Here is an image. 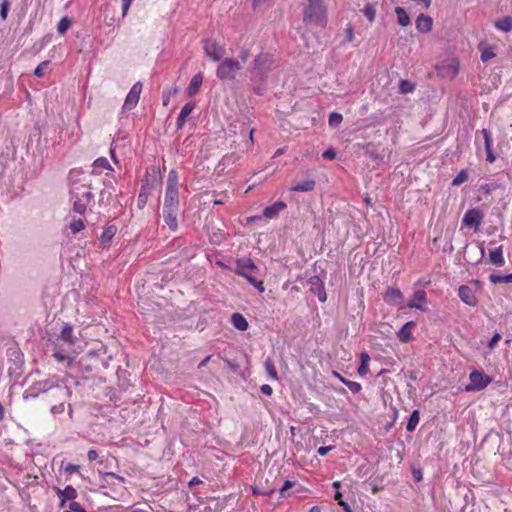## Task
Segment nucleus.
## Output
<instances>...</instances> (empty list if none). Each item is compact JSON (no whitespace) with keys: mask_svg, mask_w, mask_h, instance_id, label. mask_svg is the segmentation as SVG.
<instances>
[{"mask_svg":"<svg viewBox=\"0 0 512 512\" xmlns=\"http://www.w3.org/2000/svg\"><path fill=\"white\" fill-rule=\"evenodd\" d=\"M419 421H420V413L418 410H414L411 414H410V417L408 419V422H407V425H406V429L408 432H413L417 425L419 424Z\"/></svg>","mask_w":512,"mask_h":512,"instance_id":"7c9ffc66","label":"nucleus"},{"mask_svg":"<svg viewBox=\"0 0 512 512\" xmlns=\"http://www.w3.org/2000/svg\"><path fill=\"white\" fill-rule=\"evenodd\" d=\"M294 486H295V482L290 481V480H286L284 482L283 486L279 490L280 496L282 498H285V497L289 496V494L287 492H288L289 489H291Z\"/></svg>","mask_w":512,"mask_h":512,"instance_id":"de8ad7c7","label":"nucleus"},{"mask_svg":"<svg viewBox=\"0 0 512 512\" xmlns=\"http://www.w3.org/2000/svg\"><path fill=\"white\" fill-rule=\"evenodd\" d=\"M395 13L397 15V21L401 26L406 27L410 24V16L408 15L404 8L396 7Z\"/></svg>","mask_w":512,"mask_h":512,"instance_id":"c85d7f7f","label":"nucleus"},{"mask_svg":"<svg viewBox=\"0 0 512 512\" xmlns=\"http://www.w3.org/2000/svg\"><path fill=\"white\" fill-rule=\"evenodd\" d=\"M55 490L59 497L61 507H64L68 500H74L77 497V491L71 485L66 486L64 489L55 488Z\"/></svg>","mask_w":512,"mask_h":512,"instance_id":"dca6fc26","label":"nucleus"},{"mask_svg":"<svg viewBox=\"0 0 512 512\" xmlns=\"http://www.w3.org/2000/svg\"><path fill=\"white\" fill-rule=\"evenodd\" d=\"M87 458L90 462L97 460L98 452L95 449H89L87 452Z\"/></svg>","mask_w":512,"mask_h":512,"instance_id":"680f3d73","label":"nucleus"},{"mask_svg":"<svg viewBox=\"0 0 512 512\" xmlns=\"http://www.w3.org/2000/svg\"><path fill=\"white\" fill-rule=\"evenodd\" d=\"M258 268L250 258H240L236 261V274L244 277L248 282L249 279H254V274Z\"/></svg>","mask_w":512,"mask_h":512,"instance_id":"9b49d317","label":"nucleus"},{"mask_svg":"<svg viewBox=\"0 0 512 512\" xmlns=\"http://www.w3.org/2000/svg\"><path fill=\"white\" fill-rule=\"evenodd\" d=\"M384 299L387 303H395L403 299V294L398 288L388 287Z\"/></svg>","mask_w":512,"mask_h":512,"instance_id":"b1692460","label":"nucleus"},{"mask_svg":"<svg viewBox=\"0 0 512 512\" xmlns=\"http://www.w3.org/2000/svg\"><path fill=\"white\" fill-rule=\"evenodd\" d=\"M249 283L253 285L260 293L265 291V287L262 281H258L256 278L249 279Z\"/></svg>","mask_w":512,"mask_h":512,"instance_id":"6e6d98bb","label":"nucleus"},{"mask_svg":"<svg viewBox=\"0 0 512 512\" xmlns=\"http://www.w3.org/2000/svg\"><path fill=\"white\" fill-rule=\"evenodd\" d=\"M360 359H361V364L358 367V374L360 376H365L369 371L368 364L370 361V356L367 352H362L360 355Z\"/></svg>","mask_w":512,"mask_h":512,"instance_id":"2f4dec72","label":"nucleus"},{"mask_svg":"<svg viewBox=\"0 0 512 512\" xmlns=\"http://www.w3.org/2000/svg\"><path fill=\"white\" fill-rule=\"evenodd\" d=\"M61 402L58 404V405H54L51 407V413L53 415H58V414H62L65 410V406H64V401L65 400H60Z\"/></svg>","mask_w":512,"mask_h":512,"instance_id":"603ef678","label":"nucleus"},{"mask_svg":"<svg viewBox=\"0 0 512 512\" xmlns=\"http://www.w3.org/2000/svg\"><path fill=\"white\" fill-rule=\"evenodd\" d=\"M265 369H266V372H267L268 376L271 379H273V380H277L278 379L277 371H276L274 363H273V361L271 359H267L265 361Z\"/></svg>","mask_w":512,"mask_h":512,"instance_id":"a19ab883","label":"nucleus"},{"mask_svg":"<svg viewBox=\"0 0 512 512\" xmlns=\"http://www.w3.org/2000/svg\"><path fill=\"white\" fill-rule=\"evenodd\" d=\"M416 327V322L408 321L397 332V337L401 343H408L412 339V331Z\"/></svg>","mask_w":512,"mask_h":512,"instance_id":"a211bd4d","label":"nucleus"},{"mask_svg":"<svg viewBox=\"0 0 512 512\" xmlns=\"http://www.w3.org/2000/svg\"><path fill=\"white\" fill-rule=\"evenodd\" d=\"M203 50L205 55L214 62L221 60L225 54L224 46L211 38L203 41Z\"/></svg>","mask_w":512,"mask_h":512,"instance_id":"9d476101","label":"nucleus"},{"mask_svg":"<svg viewBox=\"0 0 512 512\" xmlns=\"http://www.w3.org/2000/svg\"><path fill=\"white\" fill-rule=\"evenodd\" d=\"M194 109H195V104H194L193 102H188V103H186V104L182 107V109H181V111H180L179 115L181 116V118H182V117L187 118V117L192 113V111H193Z\"/></svg>","mask_w":512,"mask_h":512,"instance_id":"37998d69","label":"nucleus"},{"mask_svg":"<svg viewBox=\"0 0 512 512\" xmlns=\"http://www.w3.org/2000/svg\"><path fill=\"white\" fill-rule=\"evenodd\" d=\"M483 220V213L478 209L468 210L462 219V224L467 227L478 228Z\"/></svg>","mask_w":512,"mask_h":512,"instance_id":"ddd939ff","label":"nucleus"},{"mask_svg":"<svg viewBox=\"0 0 512 512\" xmlns=\"http://www.w3.org/2000/svg\"><path fill=\"white\" fill-rule=\"evenodd\" d=\"M179 192H178V174L175 170H171L167 177V186L164 197L163 208L178 209Z\"/></svg>","mask_w":512,"mask_h":512,"instance_id":"39448f33","label":"nucleus"},{"mask_svg":"<svg viewBox=\"0 0 512 512\" xmlns=\"http://www.w3.org/2000/svg\"><path fill=\"white\" fill-rule=\"evenodd\" d=\"M415 26L419 32L428 33L433 27V19L430 16L421 13L416 18Z\"/></svg>","mask_w":512,"mask_h":512,"instance_id":"aec40b11","label":"nucleus"},{"mask_svg":"<svg viewBox=\"0 0 512 512\" xmlns=\"http://www.w3.org/2000/svg\"><path fill=\"white\" fill-rule=\"evenodd\" d=\"M469 381V384L465 388L467 392L481 391L492 382V378L484 375L479 370H473L469 375Z\"/></svg>","mask_w":512,"mask_h":512,"instance_id":"1a4fd4ad","label":"nucleus"},{"mask_svg":"<svg viewBox=\"0 0 512 512\" xmlns=\"http://www.w3.org/2000/svg\"><path fill=\"white\" fill-rule=\"evenodd\" d=\"M116 227L115 226H109L107 227L101 234L100 241L103 245L109 244L112 238L116 234Z\"/></svg>","mask_w":512,"mask_h":512,"instance_id":"473e14b6","label":"nucleus"},{"mask_svg":"<svg viewBox=\"0 0 512 512\" xmlns=\"http://www.w3.org/2000/svg\"><path fill=\"white\" fill-rule=\"evenodd\" d=\"M412 474L416 482L422 481L423 474L421 470H413Z\"/></svg>","mask_w":512,"mask_h":512,"instance_id":"338daca9","label":"nucleus"},{"mask_svg":"<svg viewBox=\"0 0 512 512\" xmlns=\"http://www.w3.org/2000/svg\"><path fill=\"white\" fill-rule=\"evenodd\" d=\"M315 187V181L313 179H308L303 182H299L291 187L292 191L295 192H309L312 191Z\"/></svg>","mask_w":512,"mask_h":512,"instance_id":"bb28decb","label":"nucleus"},{"mask_svg":"<svg viewBox=\"0 0 512 512\" xmlns=\"http://www.w3.org/2000/svg\"><path fill=\"white\" fill-rule=\"evenodd\" d=\"M495 27L503 32H509L512 30V17L506 16L495 22Z\"/></svg>","mask_w":512,"mask_h":512,"instance_id":"c756f323","label":"nucleus"},{"mask_svg":"<svg viewBox=\"0 0 512 512\" xmlns=\"http://www.w3.org/2000/svg\"><path fill=\"white\" fill-rule=\"evenodd\" d=\"M49 65L48 61L41 62L34 70V75L37 77H43L45 74V70Z\"/></svg>","mask_w":512,"mask_h":512,"instance_id":"09e8293b","label":"nucleus"},{"mask_svg":"<svg viewBox=\"0 0 512 512\" xmlns=\"http://www.w3.org/2000/svg\"><path fill=\"white\" fill-rule=\"evenodd\" d=\"M260 390L263 394L268 395V396H270L273 392L272 387L268 384L262 385Z\"/></svg>","mask_w":512,"mask_h":512,"instance_id":"0e129e2a","label":"nucleus"},{"mask_svg":"<svg viewBox=\"0 0 512 512\" xmlns=\"http://www.w3.org/2000/svg\"><path fill=\"white\" fill-rule=\"evenodd\" d=\"M501 339V334L496 332L488 342V348L493 350Z\"/></svg>","mask_w":512,"mask_h":512,"instance_id":"3c124183","label":"nucleus"},{"mask_svg":"<svg viewBox=\"0 0 512 512\" xmlns=\"http://www.w3.org/2000/svg\"><path fill=\"white\" fill-rule=\"evenodd\" d=\"M479 50L481 52V60L483 62H488L490 59L496 56L494 46L480 44Z\"/></svg>","mask_w":512,"mask_h":512,"instance_id":"cd10ccee","label":"nucleus"},{"mask_svg":"<svg viewBox=\"0 0 512 512\" xmlns=\"http://www.w3.org/2000/svg\"><path fill=\"white\" fill-rule=\"evenodd\" d=\"M345 33H346V40L348 42H351L354 38V30H353V26L351 24H348L346 29H345Z\"/></svg>","mask_w":512,"mask_h":512,"instance_id":"13d9d810","label":"nucleus"},{"mask_svg":"<svg viewBox=\"0 0 512 512\" xmlns=\"http://www.w3.org/2000/svg\"><path fill=\"white\" fill-rule=\"evenodd\" d=\"M460 69V63L456 58L449 59L436 65V71L439 77L444 79H454Z\"/></svg>","mask_w":512,"mask_h":512,"instance_id":"6e6552de","label":"nucleus"},{"mask_svg":"<svg viewBox=\"0 0 512 512\" xmlns=\"http://www.w3.org/2000/svg\"><path fill=\"white\" fill-rule=\"evenodd\" d=\"M303 22L324 28L328 22V9L323 0H306L303 7Z\"/></svg>","mask_w":512,"mask_h":512,"instance_id":"f03ea898","label":"nucleus"},{"mask_svg":"<svg viewBox=\"0 0 512 512\" xmlns=\"http://www.w3.org/2000/svg\"><path fill=\"white\" fill-rule=\"evenodd\" d=\"M141 91H142V84L140 82L135 83L131 87L129 93L126 96L125 102L123 104V110L129 111L136 107V105L139 101V98H140Z\"/></svg>","mask_w":512,"mask_h":512,"instance_id":"f8f14e48","label":"nucleus"},{"mask_svg":"<svg viewBox=\"0 0 512 512\" xmlns=\"http://www.w3.org/2000/svg\"><path fill=\"white\" fill-rule=\"evenodd\" d=\"M80 469V466L79 465H76V464H67L65 467H64V470L66 473H69V474H72V473H75V472H78Z\"/></svg>","mask_w":512,"mask_h":512,"instance_id":"4d7b16f0","label":"nucleus"},{"mask_svg":"<svg viewBox=\"0 0 512 512\" xmlns=\"http://www.w3.org/2000/svg\"><path fill=\"white\" fill-rule=\"evenodd\" d=\"M58 341H61L63 345L67 346L68 350H72V347L76 342V337L73 335V330L70 325L65 324L63 326L58 336Z\"/></svg>","mask_w":512,"mask_h":512,"instance_id":"2eb2a0df","label":"nucleus"},{"mask_svg":"<svg viewBox=\"0 0 512 512\" xmlns=\"http://www.w3.org/2000/svg\"><path fill=\"white\" fill-rule=\"evenodd\" d=\"M178 93V88L173 87L168 90H165L162 95V102L164 106H168L170 103V100L173 96H175Z\"/></svg>","mask_w":512,"mask_h":512,"instance_id":"ea45409f","label":"nucleus"},{"mask_svg":"<svg viewBox=\"0 0 512 512\" xmlns=\"http://www.w3.org/2000/svg\"><path fill=\"white\" fill-rule=\"evenodd\" d=\"M94 168H100V169H112L109 161L104 158L100 157L96 159L93 163Z\"/></svg>","mask_w":512,"mask_h":512,"instance_id":"c03bdc74","label":"nucleus"},{"mask_svg":"<svg viewBox=\"0 0 512 512\" xmlns=\"http://www.w3.org/2000/svg\"><path fill=\"white\" fill-rule=\"evenodd\" d=\"M231 324L240 331H245L248 328L246 318L240 313H233L231 315Z\"/></svg>","mask_w":512,"mask_h":512,"instance_id":"a878e982","label":"nucleus"},{"mask_svg":"<svg viewBox=\"0 0 512 512\" xmlns=\"http://www.w3.org/2000/svg\"><path fill=\"white\" fill-rule=\"evenodd\" d=\"M70 193L73 211L83 216L93 201L91 188L85 184H73Z\"/></svg>","mask_w":512,"mask_h":512,"instance_id":"20e7f679","label":"nucleus"},{"mask_svg":"<svg viewBox=\"0 0 512 512\" xmlns=\"http://www.w3.org/2000/svg\"><path fill=\"white\" fill-rule=\"evenodd\" d=\"M287 207L286 203L283 201H277L270 206H267L263 210V216L268 219L277 218L279 213L285 210Z\"/></svg>","mask_w":512,"mask_h":512,"instance_id":"6ab92c4d","label":"nucleus"},{"mask_svg":"<svg viewBox=\"0 0 512 512\" xmlns=\"http://www.w3.org/2000/svg\"><path fill=\"white\" fill-rule=\"evenodd\" d=\"M241 68L242 64L239 60L234 58H225L218 65L216 75L221 81L234 80Z\"/></svg>","mask_w":512,"mask_h":512,"instance_id":"0eeeda50","label":"nucleus"},{"mask_svg":"<svg viewBox=\"0 0 512 512\" xmlns=\"http://www.w3.org/2000/svg\"><path fill=\"white\" fill-rule=\"evenodd\" d=\"M71 20L68 17H63L57 25V31L60 35H64L71 26Z\"/></svg>","mask_w":512,"mask_h":512,"instance_id":"58836bf2","label":"nucleus"},{"mask_svg":"<svg viewBox=\"0 0 512 512\" xmlns=\"http://www.w3.org/2000/svg\"><path fill=\"white\" fill-rule=\"evenodd\" d=\"M333 487L336 489V493H335V500L338 502V504L340 505V501H344L342 499V494L339 492V488H340V482L336 481L333 483Z\"/></svg>","mask_w":512,"mask_h":512,"instance_id":"bf43d9fd","label":"nucleus"},{"mask_svg":"<svg viewBox=\"0 0 512 512\" xmlns=\"http://www.w3.org/2000/svg\"><path fill=\"white\" fill-rule=\"evenodd\" d=\"M69 512H86L82 505L78 502L72 501L69 504Z\"/></svg>","mask_w":512,"mask_h":512,"instance_id":"864d4df0","label":"nucleus"},{"mask_svg":"<svg viewBox=\"0 0 512 512\" xmlns=\"http://www.w3.org/2000/svg\"><path fill=\"white\" fill-rule=\"evenodd\" d=\"M54 390L58 400H66L70 397L71 391L67 384L58 376L38 381L30 386L24 393V398L37 397L40 393Z\"/></svg>","mask_w":512,"mask_h":512,"instance_id":"f257e3e1","label":"nucleus"},{"mask_svg":"<svg viewBox=\"0 0 512 512\" xmlns=\"http://www.w3.org/2000/svg\"><path fill=\"white\" fill-rule=\"evenodd\" d=\"M72 350H68L67 348H60L58 344L55 346V350L53 353V356L56 358L58 362H63L65 360L69 359V356L67 353L71 352Z\"/></svg>","mask_w":512,"mask_h":512,"instance_id":"72a5a7b5","label":"nucleus"},{"mask_svg":"<svg viewBox=\"0 0 512 512\" xmlns=\"http://www.w3.org/2000/svg\"><path fill=\"white\" fill-rule=\"evenodd\" d=\"M270 0H253L252 1V6L254 9L268 3Z\"/></svg>","mask_w":512,"mask_h":512,"instance_id":"774afa93","label":"nucleus"},{"mask_svg":"<svg viewBox=\"0 0 512 512\" xmlns=\"http://www.w3.org/2000/svg\"><path fill=\"white\" fill-rule=\"evenodd\" d=\"M203 83V76L199 73L192 77L187 89L186 93L189 97L196 95Z\"/></svg>","mask_w":512,"mask_h":512,"instance_id":"5701e85b","label":"nucleus"},{"mask_svg":"<svg viewBox=\"0 0 512 512\" xmlns=\"http://www.w3.org/2000/svg\"><path fill=\"white\" fill-rule=\"evenodd\" d=\"M240 59H241V63H245L247 60H248V57H249V50L248 49H243L241 52H240Z\"/></svg>","mask_w":512,"mask_h":512,"instance_id":"69168bd1","label":"nucleus"},{"mask_svg":"<svg viewBox=\"0 0 512 512\" xmlns=\"http://www.w3.org/2000/svg\"><path fill=\"white\" fill-rule=\"evenodd\" d=\"M489 258L491 263H493L495 266L502 267L505 264L502 246H499L496 249L490 251Z\"/></svg>","mask_w":512,"mask_h":512,"instance_id":"393cba45","label":"nucleus"},{"mask_svg":"<svg viewBox=\"0 0 512 512\" xmlns=\"http://www.w3.org/2000/svg\"><path fill=\"white\" fill-rule=\"evenodd\" d=\"M333 449V446H321L318 448L317 450V453L320 455V456H325L326 454H328L329 451H331Z\"/></svg>","mask_w":512,"mask_h":512,"instance_id":"e2e57ef3","label":"nucleus"},{"mask_svg":"<svg viewBox=\"0 0 512 512\" xmlns=\"http://www.w3.org/2000/svg\"><path fill=\"white\" fill-rule=\"evenodd\" d=\"M483 284L480 280H472L469 284L461 285L458 288V296L462 302L470 307H475L478 304L476 293L480 291Z\"/></svg>","mask_w":512,"mask_h":512,"instance_id":"423d86ee","label":"nucleus"},{"mask_svg":"<svg viewBox=\"0 0 512 512\" xmlns=\"http://www.w3.org/2000/svg\"><path fill=\"white\" fill-rule=\"evenodd\" d=\"M274 64L273 56L268 53H262L258 55L253 61L252 67V81L259 83L255 88V92L258 95H262L266 90L264 85L268 73L271 71Z\"/></svg>","mask_w":512,"mask_h":512,"instance_id":"7ed1b4c3","label":"nucleus"},{"mask_svg":"<svg viewBox=\"0 0 512 512\" xmlns=\"http://www.w3.org/2000/svg\"><path fill=\"white\" fill-rule=\"evenodd\" d=\"M343 121V116L340 114V113H337V112H332L330 115H329V119H328V122H329V125L331 127H337L341 124V122Z\"/></svg>","mask_w":512,"mask_h":512,"instance_id":"79ce46f5","label":"nucleus"},{"mask_svg":"<svg viewBox=\"0 0 512 512\" xmlns=\"http://www.w3.org/2000/svg\"><path fill=\"white\" fill-rule=\"evenodd\" d=\"M134 0H122V16L125 17Z\"/></svg>","mask_w":512,"mask_h":512,"instance_id":"052dcab7","label":"nucleus"},{"mask_svg":"<svg viewBox=\"0 0 512 512\" xmlns=\"http://www.w3.org/2000/svg\"><path fill=\"white\" fill-rule=\"evenodd\" d=\"M363 14L366 16V18L372 23L375 20L376 17V9L373 4H366L362 10Z\"/></svg>","mask_w":512,"mask_h":512,"instance_id":"4c0bfd02","label":"nucleus"},{"mask_svg":"<svg viewBox=\"0 0 512 512\" xmlns=\"http://www.w3.org/2000/svg\"><path fill=\"white\" fill-rule=\"evenodd\" d=\"M177 212L178 209L163 208L164 221L172 231L178 228Z\"/></svg>","mask_w":512,"mask_h":512,"instance_id":"412c9836","label":"nucleus"},{"mask_svg":"<svg viewBox=\"0 0 512 512\" xmlns=\"http://www.w3.org/2000/svg\"><path fill=\"white\" fill-rule=\"evenodd\" d=\"M427 302L426 292L424 290H417L414 292L411 302L408 304L410 309H419L425 311L424 305Z\"/></svg>","mask_w":512,"mask_h":512,"instance_id":"f3484780","label":"nucleus"},{"mask_svg":"<svg viewBox=\"0 0 512 512\" xmlns=\"http://www.w3.org/2000/svg\"><path fill=\"white\" fill-rule=\"evenodd\" d=\"M9 8H10V2L8 0H4L1 4V8H0V16H1L2 20H5L7 18Z\"/></svg>","mask_w":512,"mask_h":512,"instance_id":"8fccbe9b","label":"nucleus"},{"mask_svg":"<svg viewBox=\"0 0 512 512\" xmlns=\"http://www.w3.org/2000/svg\"><path fill=\"white\" fill-rule=\"evenodd\" d=\"M344 385H346L353 394H357L362 390L361 384L355 381H344Z\"/></svg>","mask_w":512,"mask_h":512,"instance_id":"49530a36","label":"nucleus"},{"mask_svg":"<svg viewBox=\"0 0 512 512\" xmlns=\"http://www.w3.org/2000/svg\"><path fill=\"white\" fill-rule=\"evenodd\" d=\"M481 133H482L483 138H484V145H485L487 161L489 163H493V162H495L496 157H495V155L492 152V143H493V141H492L491 133L487 129H482Z\"/></svg>","mask_w":512,"mask_h":512,"instance_id":"4be33fe9","label":"nucleus"},{"mask_svg":"<svg viewBox=\"0 0 512 512\" xmlns=\"http://www.w3.org/2000/svg\"><path fill=\"white\" fill-rule=\"evenodd\" d=\"M489 280L492 283H512V273L507 275L490 274Z\"/></svg>","mask_w":512,"mask_h":512,"instance_id":"f704fd0d","label":"nucleus"},{"mask_svg":"<svg viewBox=\"0 0 512 512\" xmlns=\"http://www.w3.org/2000/svg\"><path fill=\"white\" fill-rule=\"evenodd\" d=\"M415 90V84L409 80H401L399 83V91L402 94H408Z\"/></svg>","mask_w":512,"mask_h":512,"instance_id":"e433bc0d","label":"nucleus"},{"mask_svg":"<svg viewBox=\"0 0 512 512\" xmlns=\"http://www.w3.org/2000/svg\"><path fill=\"white\" fill-rule=\"evenodd\" d=\"M311 292L317 296L320 302H325L327 299V295L324 288V283L318 276H312L309 281Z\"/></svg>","mask_w":512,"mask_h":512,"instance_id":"4468645a","label":"nucleus"},{"mask_svg":"<svg viewBox=\"0 0 512 512\" xmlns=\"http://www.w3.org/2000/svg\"><path fill=\"white\" fill-rule=\"evenodd\" d=\"M336 150L334 148H329L325 150L322 154V157L326 160H333L336 157Z\"/></svg>","mask_w":512,"mask_h":512,"instance_id":"5fc2aeb1","label":"nucleus"},{"mask_svg":"<svg viewBox=\"0 0 512 512\" xmlns=\"http://www.w3.org/2000/svg\"><path fill=\"white\" fill-rule=\"evenodd\" d=\"M84 227H85V224H84V219L82 217H80L78 219H73L69 224V228L73 234L80 232L81 230L84 229Z\"/></svg>","mask_w":512,"mask_h":512,"instance_id":"c9c22d12","label":"nucleus"},{"mask_svg":"<svg viewBox=\"0 0 512 512\" xmlns=\"http://www.w3.org/2000/svg\"><path fill=\"white\" fill-rule=\"evenodd\" d=\"M468 179V175L466 171L461 170L456 177L452 181V185L454 186H460L462 183H464Z\"/></svg>","mask_w":512,"mask_h":512,"instance_id":"a18cd8bd","label":"nucleus"}]
</instances>
